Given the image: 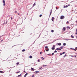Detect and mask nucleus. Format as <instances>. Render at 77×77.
<instances>
[{
	"label": "nucleus",
	"instance_id": "nucleus-1",
	"mask_svg": "<svg viewBox=\"0 0 77 77\" xmlns=\"http://www.w3.org/2000/svg\"><path fill=\"white\" fill-rule=\"evenodd\" d=\"M64 18H65V16H61L60 17V19H61V20H63V19H64Z\"/></svg>",
	"mask_w": 77,
	"mask_h": 77
},
{
	"label": "nucleus",
	"instance_id": "nucleus-2",
	"mask_svg": "<svg viewBox=\"0 0 77 77\" xmlns=\"http://www.w3.org/2000/svg\"><path fill=\"white\" fill-rule=\"evenodd\" d=\"M51 49L53 50H54L55 49V45H53V47Z\"/></svg>",
	"mask_w": 77,
	"mask_h": 77
},
{
	"label": "nucleus",
	"instance_id": "nucleus-3",
	"mask_svg": "<svg viewBox=\"0 0 77 77\" xmlns=\"http://www.w3.org/2000/svg\"><path fill=\"white\" fill-rule=\"evenodd\" d=\"M59 48H57L56 49V50H58V51L60 50V51H61V50H62V49H61L60 48L59 49Z\"/></svg>",
	"mask_w": 77,
	"mask_h": 77
},
{
	"label": "nucleus",
	"instance_id": "nucleus-4",
	"mask_svg": "<svg viewBox=\"0 0 77 77\" xmlns=\"http://www.w3.org/2000/svg\"><path fill=\"white\" fill-rule=\"evenodd\" d=\"M3 2L4 3V4H3L4 6H5V0H3Z\"/></svg>",
	"mask_w": 77,
	"mask_h": 77
},
{
	"label": "nucleus",
	"instance_id": "nucleus-5",
	"mask_svg": "<svg viewBox=\"0 0 77 77\" xmlns=\"http://www.w3.org/2000/svg\"><path fill=\"white\" fill-rule=\"evenodd\" d=\"M27 75H28V73H26L25 74L24 76V77H26V76H27Z\"/></svg>",
	"mask_w": 77,
	"mask_h": 77
},
{
	"label": "nucleus",
	"instance_id": "nucleus-6",
	"mask_svg": "<svg viewBox=\"0 0 77 77\" xmlns=\"http://www.w3.org/2000/svg\"><path fill=\"white\" fill-rule=\"evenodd\" d=\"M64 40H66V41H69V40H72V39H64Z\"/></svg>",
	"mask_w": 77,
	"mask_h": 77
},
{
	"label": "nucleus",
	"instance_id": "nucleus-7",
	"mask_svg": "<svg viewBox=\"0 0 77 77\" xmlns=\"http://www.w3.org/2000/svg\"><path fill=\"white\" fill-rule=\"evenodd\" d=\"M68 5H66V6L64 5L63 7L64 8H68Z\"/></svg>",
	"mask_w": 77,
	"mask_h": 77
},
{
	"label": "nucleus",
	"instance_id": "nucleus-8",
	"mask_svg": "<svg viewBox=\"0 0 77 77\" xmlns=\"http://www.w3.org/2000/svg\"><path fill=\"white\" fill-rule=\"evenodd\" d=\"M31 70H32V71H34V69H33V68L31 67Z\"/></svg>",
	"mask_w": 77,
	"mask_h": 77
},
{
	"label": "nucleus",
	"instance_id": "nucleus-9",
	"mask_svg": "<svg viewBox=\"0 0 77 77\" xmlns=\"http://www.w3.org/2000/svg\"><path fill=\"white\" fill-rule=\"evenodd\" d=\"M66 29V28L65 27H63V31H65V30Z\"/></svg>",
	"mask_w": 77,
	"mask_h": 77
},
{
	"label": "nucleus",
	"instance_id": "nucleus-10",
	"mask_svg": "<svg viewBox=\"0 0 77 77\" xmlns=\"http://www.w3.org/2000/svg\"><path fill=\"white\" fill-rule=\"evenodd\" d=\"M35 72L36 74H38V73H39L40 72L39 71H35Z\"/></svg>",
	"mask_w": 77,
	"mask_h": 77
},
{
	"label": "nucleus",
	"instance_id": "nucleus-11",
	"mask_svg": "<svg viewBox=\"0 0 77 77\" xmlns=\"http://www.w3.org/2000/svg\"><path fill=\"white\" fill-rule=\"evenodd\" d=\"M57 44H58V45H61V43H57Z\"/></svg>",
	"mask_w": 77,
	"mask_h": 77
},
{
	"label": "nucleus",
	"instance_id": "nucleus-12",
	"mask_svg": "<svg viewBox=\"0 0 77 77\" xmlns=\"http://www.w3.org/2000/svg\"><path fill=\"white\" fill-rule=\"evenodd\" d=\"M35 5H36V4L35 3V2L33 4V6L32 7H34V6H35Z\"/></svg>",
	"mask_w": 77,
	"mask_h": 77
},
{
	"label": "nucleus",
	"instance_id": "nucleus-13",
	"mask_svg": "<svg viewBox=\"0 0 77 77\" xmlns=\"http://www.w3.org/2000/svg\"><path fill=\"white\" fill-rule=\"evenodd\" d=\"M46 51H49V49H48H48L47 50L46 49L45 50Z\"/></svg>",
	"mask_w": 77,
	"mask_h": 77
},
{
	"label": "nucleus",
	"instance_id": "nucleus-14",
	"mask_svg": "<svg viewBox=\"0 0 77 77\" xmlns=\"http://www.w3.org/2000/svg\"><path fill=\"white\" fill-rule=\"evenodd\" d=\"M63 45H64V46H65V45H66V43H63Z\"/></svg>",
	"mask_w": 77,
	"mask_h": 77
},
{
	"label": "nucleus",
	"instance_id": "nucleus-15",
	"mask_svg": "<svg viewBox=\"0 0 77 77\" xmlns=\"http://www.w3.org/2000/svg\"><path fill=\"white\" fill-rule=\"evenodd\" d=\"M29 58H30V59H32V56H29Z\"/></svg>",
	"mask_w": 77,
	"mask_h": 77
},
{
	"label": "nucleus",
	"instance_id": "nucleus-16",
	"mask_svg": "<svg viewBox=\"0 0 77 77\" xmlns=\"http://www.w3.org/2000/svg\"><path fill=\"white\" fill-rule=\"evenodd\" d=\"M71 38H74V36H72V35H71Z\"/></svg>",
	"mask_w": 77,
	"mask_h": 77
},
{
	"label": "nucleus",
	"instance_id": "nucleus-17",
	"mask_svg": "<svg viewBox=\"0 0 77 77\" xmlns=\"http://www.w3.org/2000/svg\"><path fill=\"white\" fill-rule=\"evenodd\" d=\"M52 13V12H51V11L50 13V14L49 15V17H50V15H51V14Z\"/></svg>",
	"mask_w": 77,
	"mask_h": 77
},
{
	"label": "nucleus",
	"instance_id": "nucleus-18",
	"mask_svg": "<svg viewBox=\"0 0 77 77\" xmlns=\"http://www.w3.org/2000/svg\"><path fill=\"white\" fill-rule=\"evenodd\" d=\"M21 74H20V75H18L17 76L18 77H20V76H21Z\"/></svg>",
	"mask_w": 77,
	"mask_h": 77
},
{
	"label": "nucleus",
	"instance_id": "nucleus-19",
	"mask_svg": "<svg viewBox=\"0 0 77 77\" xmlns=\"http://www.w3.org/2000/svg\"><path fill=\"white\" fill-rule=\"evenodd\" d=\"M25 49H23L22 50V51L23 52H24V51H25Z\"/></svg>",
	"mask_w": 77,
	"mask_h": 77
},
{
	"label": "nucleus",
	"instance_id": "nucleus-20",
	"mask_svg": "<svg viewBox=\"0 0 77 77\" xmlns=\"http://www.w3.org/2000/svg\"><path fill=\"white\" fill-rule=\"evenodd\" d=\"M63 46H62L61 47H60V48H61V49H63Z\"/></svg>",
	"mask_w": 77,
	"mask_h": 77
},
{
	"label": "nucleus",
	"instance_id": "nucleus-21",
	"mask_svg": "<svg viewBox=\"0 0 77 77\" xmlns=\"http://www.w3.org/2000/svg\"><path fill=\"white\" fill-rule=\"evenodd\" d=\"M0 72L1 73H4V72H3L2 71H0Z\"/></svg>",
	"mask_w": 77,
	"mask_h": 77
},
{
	"label": "nucleus",
	"instance_id": "nucleus-22",
	"mask_svg": "<svg viewBox=\"0 0 77 77\" xmlns=\"http://www.w3.org/2000/svg\"><path fill=\"white\" fill-rule=\"evenodd\" d=\"M54 32V30H51V32H52V33L53 32Z\"/></svg>",
	"mask_w": 77,
	"mask_h": 77
},
{
	"label": "nucleus",
	"instance_id": "nucleus-23",
	"mask_svg": "<svg viewBox=\"0 0 77 77\" xmlns=\"http://www.w3.org/2000/svg\"><path fill=\"white\" fill-rule=\"evenodd\" d=\"M42 16V14L40 15L39 17H41Z\"/></svg>",
	"mask_w": 77,
	"mask_h": 77
},
{
	"label": "nucleus",
	"instance_id": "nucleus-24",
	"mask_svg": "<svg viewBox=\"0 0 77 77\" xmlns=\"http://www.w3.org/2000/svg\"><path fill=\"white\" fill-rule=\"evenodd\" d=\"M47 66V65H44L43 67H45V66Z\"/></svg>",
	"mask_w": 77,
	"mask_h": 77
},
{
	"label": "nucleus",
	"instance_id": "nucleus-25",
	"mask_svg": "<svg viewBox=\"0 0 77 77\" xmlns=\"http://www.w3.org/2000/svg\"><path fill=\"white\" fill-rule=\"evenodd\" d=\"M20 71H19V72H16V73H17V74L18 73H20Z\"/></svg>",
	"mask_w": 77,
	"mask_h": 77
},
{
	"label": "nucleus",
	"instance_id": "nucleus-26",
	"mask_svg": "<svg viewBox=\"0 0 77 77\" xmlns=\"http://www.w3.org/2000/svg\"><path fill=\"white\" fill-rule=\"evenodd\" d=\"M54 53H57V51L55 50L54 51Z\"/></svg>",
	"mask_w": 77,
	"mask_h": 77
},
{
	"label": "nucleus",
	"instance_id": "nucleus-27",
	"mask_svg": "<svg viewBox=\"0 0 77 77\" xmlns=\"http://www.w3.org/2000/svg\"><path fill=\"white\" fill-rule=\"evenodd\" d=\"M67 29L69 28V29H70V27H69V26H67Z\"/></svg>",
	"mask_w": 77,
	"mask_h": 77
},
{
	"label": "nucleus",
	"instance_id": "nucleus-28",
	"mask_svg": "<svg viewBox=\"0 0 77 77\" xmlns=\"http://www.w3.org/2000/svg\"><path fill=\"white\" fill-rule=\"evenodd\" d=\"M65 52H63L62 54H65Z\"/></svg>",
	"mask_w": 77,
	"mask_h": 77
},
{
	"label": "nucleus",
	"instance_id": "nucleus-29",
	"mask_svg": "<svg viewBox=\"0 0 77 77\" xmlns=\"http://www.w3.org/2000/svg\"><path fill=\"white\" fill-rule=\"evenodd\" d=\"M45 48H48V46H45Z\"/></svg>",
	"mask_w": 77,
	"mask_h": 77
},
{
	"label": "nucleus",
	"instance_id": "nucleus-30",
	"mask_svg": "<svg viewBox=\"0 0 77 77\" xmlns=\"http://www.w3.org/2000/svg\"><path fill=\"white\" fill-rule=\"evenodd\" d=\"M60 55L61 56V55H62V54H63L62 53H60Z\"/></svg>",
	"mask_w": 77,
	"mask_h": 77
},
{
	"label": "nucleus",
	"instance_id": "nucleus-31",
	"mask_svg": "<svg viewBox=\"0 0 77 77\" xmlns=\"http://www.w3.org/2000/svg\"><path fill=\"white\" fill-rule=\"evenodd\" d=\"M17 65H19V63L17 62L16 63Z\"/></svg>",
	"mask_w": 77,
	"mask_h": 77
},
{
	"label": "nucleus",
	"instance_id": "nucleus-32",
	"mask_svg": "<svg viewBox=\"0 0 77 77\" xmlns=\"http://www.w3.org/2000/svg\"><path fill=\"white\" fill-rule=\"evenodd\" d=\"M48 55H49V56H50V55H51V54H47Z\"/></svg>",
	"mask_w": 77,
	"mask_h": 77
},
{
	"label": "nucleus",
	"instance_id": "nucleus-33",
	"mask_svg": "<svg viewBox=\"0 0 77 77\" xmlns=\"http://www.w3.org/2000/svg\"><path fill=\"white\" fill-rule=\"evenodd\" d=\"M66 56H67L66 54L63 57H66Z\"/></svg>",
	"mask_w": 77,
	"mask_h": 77
},
{
	"label": "nucleus",
	"instance_id": "nucleus-34",
	"mask_svg": "<svg viewBox=\"0 0 77 77\" xmlns=\"http://www.w3.org/2000/svg\"><path fill=\"white\" fill-rule=\"evenodd\" d=\"M38 62H40V60H38Z\"/></svg>",
	"mask_w": 77,
	"mask_h": 77
},
{
	"label": "nucleus",
	"instance_id": "nucleus-35",
	"mask_svg": "<svg viewBox=\"0 0 77 77\" xmlns=\"http://www.w3.org/2000/svg\"><path fill=\"white\" fill-rule=\"evenodd\" d=\"M72 50H74L75 51H76V49H72Z\"/></svg>",
	"mask_w": 77,
	"mask_h": 77
},
{
	"label": "nucleus",
	"instance_id": "nucleus-36",
	"mask_svg": "<svg viewBox=\"0 0 77 77\" xmlns=\"http://www.w3.org/2000/svg\"><path fill=\"white\" fill-rule=\"evenodd\" d=\"M42 60H44V58L43 57H42Z\"/></svg>",
	"mask_w": 77,
	"mask_h": 77
},
{
	"label": "nucleus",
	"instance_id": "nucleus-37",
	"mask_svg": "<svg viewBox=\"0 0 77 77\" xmlns=\"http://www.w3.org/2000/svg\"><path fill=\"white\" fill-rule=\"evenodd\" d=\"M3 40L2 39V40H1V42H3Z\"/></svg>",
	"mask_w": 77,
	"mask_h": 77
},
{
	"label": "nucleus",
	"instance_id": "nucleus-38",
	"mask_svg": "<svg viewBox=\"0 0 77 77\" xmlns=\"http://www.w3.org/2000/svg\"><path fill=\"white\" fill-rule=\"evenodd\" d=\"M56 9H57V7H56Z\"/></svg>",
	"mask_w": 77,
	"mask_h": 77
},
{
	"label": "nucleus",
	"instance_id": "nucleus-39",
	"mask_svg": "<svg viewBox=\"0 0 77 77\" xmlns=\"http://www.w3.org/2000/svg\"><path fill=\"white\" fill-rule=\"evenodd\" d=\"M15 13H17V11H15Z\"/></svg>",
	"mask_w": 77,
	"mask_h": 77
},
{
	"label": "nucleus",
	"instance_id": "nucleus-40",
	"mask_svg": "<svg viewBox=\"0 0 77 77\" xmlns=\"http://www.w3.org/2000/svg\"><path fill=\"white\" fill-rule=\"evenodd\" d=\"M42 53V52H40V54H41V53Z\"/></svg>",
	"mask_w": 77,
	"mask_h": 77
},
{
	"label": "nucleus",
	"instance_id": "nucleus-41",
	"mask_svg": "<svg viewBox=\"0 0 77 77\" xmlns=\"http://www.w3.org/2000/svg\"><path fill=\"white\" fill-rule=\"evenodd\" d=\"M54 17H52V19H54Z\"/></svg>",
	"mask_w": 77,
	"mask_h": 77
},
{
	"label": "nucleus",
	"instance_id": "nucleus-42",
	"mask_svg": "<svg viewBox=\"0 0 77 77\" xmlns=\"http://www.w3.org/2000/svg\"><path fill=\"white\" fill-rule=\"evenodd\" d=\"M23 72H24L26 73V71L25 70H24Z\"/></svg>",
	"mask_w": 77,
	"mask_h": 77
},
{
	"label": "nucleus",
	"instance_id": "nucleus-43",
	"mask_svg": "<svg viewBox=\"0 0 77 77\" xmlns=\"http://www.w3.org/2000/svg\"><path fill=\"white\" fill-rule=\"evenodd\" d=\"M52 55H54V53H52Z\"/></svg>",
	"mask_w": 77,
	"mask_h": 77
},
{
	"label": "nucleus",
	"instance_id": "nucleus-44",
	"mask_svg": "<svg viewBox=\"0 0 77 77\" xmlns=\"http://www.w3.org/2000/svg\"><path fill=\"white\" fill-rule=\"evenodd\" d=\"M51 20H52V21H53V19H52Z\"/></svg>",
	"mask_w": 77,
	"mask_h": 77
},
{
	"label": "nucleus",
	"instance_id": "nucleus-45",
	"mask_svg": "<svg viewBox=\"0 0 77 77\" xmlns=\"http://www.w3.org/2000/svg\"><path fill=\"white\" fill-rule=\"evenodd\" d=\"M12 17H11V20H12Z\"/></svg>",
	"mask_w": 77,
	"mask_h": 77
},
{
	"label": "nucleus",
	"instance_id": "nucleus-46",
	"mask_svg": "<svg viewBox=\"0 0 77 77\" xmlns=\"http://www.w3.org/2000/svg\"><path fill=\"white\" fill-rule=\"evenodd\" d=\"M42 68V67H41L39 69H41Z\"/></svg>",
	"mask_w": 77,
	"mask_h": 77
},
{
	"label": "nucleus",
	"instance_id": "nucleus-47",
	"mask_svg": "<svg viewBox=\"0 0 77 77\" xmlns=\"http://www.w3.org/2000/svg\"><path fill=\"white\" fill-rule=\"evenodd\" d=\"M71 57H74V56H72V55H71Z\"/></svg>",
	"mask_w": 77,
	"mask_h": 77
},
{
	"label": "nucleus",
	"instance_id": "nucleus-48",
	"mask_svg": "<svg viewBox=\"0 0 77 77\" xmlns=\"http://www.w3.org/2000/svg\"><path fill=\"white\" fill-rule=\"evenodd\" d=\"M67 23H69V22L67 21Z\"/></svg>",
	"mask_w": 77,
	"mask_h": 77
},
{
	"label": "nucleus",
	"instance_id": "nucleus-49",
	"mask_svg": "<svg viewBox=\"0 0 77 77\" xmlns=\"http://www.w3.org/2000/svg\"><path fill=\"white\" fill-rule=\"evenodd\" d=\"M41 33H40V35H39V36H40L41 35Z\"/></svg>",
	"mask_w": 77,
	"mask_h": 77
},
{
	"label": "nucleus",
	"instance_id": "nucleus-50",
	"mask_svg": "<svg viewBox=\"0 0 77 77\" xmlns=\"http://www.w3.org/2000/svg\"><path fill=\"white\" fill-rule=\"evenodd\" d=\"M34 77V75H32V77Z\"/></svg>",
	"mask_w": 77,
	"mask_h": 77
},
{
	"label": "nucleus",
	"instance_id": "nucleus-51",
	"mask_svg": "<svg viewBox=\"0 0 77 77\" xmlns=\"http://www.w3.org/2000/svg\"><path fill=\"white\" fill-rule=\"evenodd\" d=\"M67 6H70V5H67Z\"/></svg>",
	"mask_w": 77,
	"mask_h": 77
},
{
	"label": "nucleus",
	"instance_id": "nucleus-52",
	"mask_svg": "<svg viewBox=\"0 0 77 77\" xmlns=\"http://www.w3.org/2000/svg\"><path fill=\"white\" fill-rule=\"evenodd\" d=\"M75 34H76V35H77V32H76V33H75Z\"/></svg>",
	"mask_w": 77,
	"mask_h": 77
},
{
	"label": "nucleus",
	"instance_id": "nucleus-53",
	"mask_svg": "<svg viewBox=\"0 0 77 77\" xmlns=\"http://www.w3.org/2000/svg\"><path fill=\"white\" fill-rule=\"evenodd\" d=\"M22 29H23H23H24V28H22Z\"/></svg>",
	"mask_w": 77,
	"mask_h": 77
},
{
	"label": "nucleus",
	"instance_id": "nucleus-54",
	"mask_svg": "<svg viewBox=\"0 0 77 77\" xmlns=\"http://www.w3.org/2000/svg\"><path fill=\"white\" fill-rule=\"evenodd\" d=\"M70 49H73V48H70Z\"/></svg>",
	"mask_w": 77,
	"mask_h": 77
},
{
	"label": "nucleus",
	"instance_id": "nucleus-55",
	"mask_svg": "<svg viewBox=\"0 0 77 77\" xmlns=\"http://www.w3.org/2000/svg\"><path fill=\"white\" fill-rule=\"evenodd\" d=\"M5 24H7V22H6Z\"/></svg>",
	"mask_w": 77,
	"mask_h": 77
},
{
	"label": "nucleus",
	"instance_id": "nucleus-56",
	"mask_svg": "<svg viewBox=\"0 0 77 77\" xmlns=\"http://www.w3.org/2000/svg\"><path fill=\"white\" fill-rule=\"evenodd\" d=\"M18 15H20V13L17 14Z\"/></svg>",
	"mask_w": 77,
	"mask_h": 77
},
{
	"label": "nucleus",
	"instance_id": "nucleus-57",
	"mask_svg": "<svg viewBox=\"0 0 77 77\" xmlns=\"http://www.w3.org/2000/svg\"><path fill=\"white\" fill-rule=\"evenodd\" d=\"M5 23H3V25H4V24H5Z\"/></svg>",
	"mask_w": 77,
	"mask_h": 77
},
{
	"label": "nucleus",
	"instance_id": "nucleus-58",
	"mask_svg": "<svg viewBox=\"0 0 77 77\" xmlns=\"http://www.w3.org/2000/svg\"><path fill=\"white\" fill-rule=\"evenodd\" d=\"M76 57V55L75 56V57Z\"/></svg>",
	"mask_w": 77,
	"mask_h": 77
},
{
	"label": "nucleus",
	"instance_id": "nucleus-59",
	"mask_svg": "<svg viewBox=\"0 0 77 77\" xmlns=\"http://www.w3.org/2000/svg\"><path fill=\"white\" fill-rule=\"evenodd\" d=\"M51 12H52V9L51 10Z\"/></svg>",
	"mask_w": 77,
	"mask_h": 77
},
{
	"label": "nucleus",
	"instance_id": "nucleus-60",
	"mask_svg": "<svg viewBox=\"0 0 77 77\" xmlns=\"http://www.w3.org/2000/svg\"><path fill=\"white\" fill-rule=\"evenodd\" d=\"M32 9V8H30V9Z\"/></svg>",
	"mask_w": 77,
	"mask_h": 77
},
{
	"label": "nucleus",
	"instance_id": "nucleus-61",
	"mask_svg": "<svg viewBox=\"0 0 77 77\" xmlns=\"http://www.w3.org/2000/svg\"><path fill=\"white\" fill-rule=\"evenodd\" d=\"M76 32H77V29H76Z\"/></svg>",
	"mask_w": 77,
	"mask_h": 77
},
{
	"label": "nucleus",
	"instance_id": "nucleus-62",
	"mask_svg": "<svg viewBox=\"0 0 77 77\" xmlns=\"http://www.w3.org/2000/svg\"><path fill=\"white\" fill-rule=\"evenodd\" d=\"M76 23H77V20L75 21Z\"/></svg>",
	"mask_w": 77,
	"mask_h": 77
},
{
	"label": "nucleus",
	"instance_id": "nucleus-63",
	"mask_svg": "<svg viewBox=\"0 0 77 77\" xmlns=\"http://www.w3.org/2000/svg\"><path fill=\"white\" fill-rule=\"evenodd\" d=\"M76 38H77V35L76 36Z\"/></svg>",
	"mask_w": 77,
	"mask_h": 77
},
{
	"label": "nucleus",
	"instance_id": "nucleus-64",
	"mask_svg": "<svg viewBox=\"0 0 77 77\" xmlns=\"http://www.w3.org/2000/svg\"><path fill=\"white\" fill-rule=\"evenodd\" d=\"M72 2H73V1H72L71 3H72Z\"/></svg>",
	"mask_w": 77,
	"mask_h": 77
}]
</instances>
